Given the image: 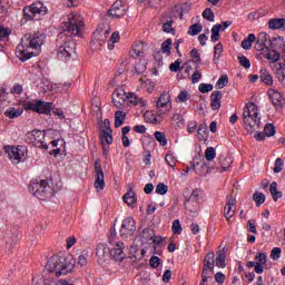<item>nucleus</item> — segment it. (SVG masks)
Here are the masks:
<instances>
[{
    "instance_id": "nucleus-14",
    "label": "nucleus",
    "mask_w": 285,
    "mask_h": 285,
    "mask_svg": "<svg viewBox=\"0 0 285 285\" xmlns=\"http://www.w3.org/2000/svg\"><path fill=\"white\" fill-rule=\"evenodd\" d=\"M281 60L282 62L274 66V75H276L279 83L285 86V46L282 48Z\"/></svg>"
},
{
    "instance_id": "nucleus-41",
    "label": "nucleus",
    "mask_w": 285,
    "mask_h": 285,
    "mask_svg": "<svg viewBox=\"0 0 285 285\" xmlns=\"http://www.w3.org/2000/svg\"><path fill=\"white\" fill-rule=\"evenodd\" d=\"M140 237L144 242H150L151 239H155V232L150 228H145Z\"/></svg>"
},
{
    "instance_id": "nucleus-39",
    "label": "nucleus",
    "mask_w": 285,
    "mask_h": 285,
    "mask_svg": "<svg viewBox=\"0 0 285 285\" xmlns=\"http://www.w3.org/2000/svg\"><path fill=\"white\" fill-rule=\"evenodd\" d=\"M119 39H121L119 31L114 32L109 38L108 50H115V43H119Z\"/></svg>"
},
{
    "instance_id": "nucleus-19",
    "label": "nucleus",
    "mask_w": 285,
    "mask_h": 285,
    "mask_svg": "<svg viewBox=\"0 0 285 285\" xmlns=\"http://www.w3.org/2000/svg\"><path fill=\"white\" fill-rule=\"evenodd\" d=\"M210 101L212 110H219L222 108V91H213Z\"/></svg>"
},
{
    "instance_id": "nucleus-48",
    "label": "nucleus",
    "mask_w": 285,
    "mask_h": 285,
    "mask_svg": "<svg viewBox=\"0 0 285 285\" xmlns=\"http://www.w3.org/2000/svg\"><path fill=\"white\" fill-rule=\"evenodd\" d=\"M165 161L170 168H175V166H177V157H175L173 154H167L165 156Z\"/></svg>"
},
{
    "instance_id": "nucleus-23",
    "label": "nucleus",
    "mask_w": 285,
    "mask_h": 285,
    "mask_svg": "<svg viewBox=\"0 0 285 285\" xmlns=\"http://www.w3.org/2000/svg\"><path fill=\"white\" fill-rule=\"evenodd\" d=\"M285 27V19L284 18H272L268 21L269 30H282Z\"/></svg>"
},
{
    "instance_id": "nucleus-15",
    "label": "nucleus",
    "mask_w": 285,
    "mask_h": 285,
    "mask_svg": "<svg viewBox=\"0 0 285 285\" xmlns=\"http://www.w3.org/2000/svg\"><path fill=\"white\" fill-rule=\"evenodd\" d=\"M267 95L276 110H282V108H284L285 98L282 92L275 89H268Z\"/></svg>"
},
{
    "instance_id": "nucleus-31",
    "label": "nucleus",
    "mask_w": 285,
    "mask_h": 285,
    "mask_svg": "<svg viewBox=\"0 0 285 285\" xmlns=\"http://www.w3.org/2000/svg\"><path fill=\"white\" fill-rule=\"evenodd\" d=\"M212 266H215V253L209 252L205 255V258L203 261V267L210 268Z\"/></svg>"
},
{
    "instance_id": "nucleus-50",
    "label": "nucleus",
    "mask_w": 285,
    "mask_h": 285,
    "mask_svg": "<svg viewBox=\"0 0 285 285\" xmlns=\"http://www.w3.org/2000/svg\"><path fill=\"white\" fill-rule=\"evenodd\" d=\"M170 72H179V70H184L181 68V59H177L175 62L169 65Z\"/></svg>"
},
{
    "instance_id": "nucleus-30",
    "label": "nucleus",
    "mask_w": 285,
    "mask_h": 285,
    "mask_svg": "<svg viewBox=\"0 0 285 285\" xmlns=\"http://www.w3.org/2000/svg\"><path fill=\"white\" fill-rule=\"evenodd\" d=\"M261 81H263V83H265V86H273V76H271V73L268 72V70L266 69H261Z\"/></svg>"
},
{
    "instance_id": "nucleus-3",
    "label": "nucleus",
    "mask_w": 285,
    "mask_h": 285,
    "mask_svg": "<svg viewBox=\"0 0 285 285\" xmlns=\"http://www.w3.org/2000/svg\"><path fill=\"white\" fill-rule=\"evenodd\" d=\"M243 126L249 135H253V132H258V130L262 128L259 109L255 102L247 104L243 109Z\"/></svg>"
},
{
    "instance_id": "nucleus-33",
    "label": "nucleus",
    "mask_w": 285,
    "mask_h": 285,
    "mask_svg": "<svg viewBox=\"0 0 285 285\" xmlns=\"http://www.w3.org/2000/svg\"><path fill=\"white\" fill-rule=\"evenodd\" d=\"M269 193L273 196L274 202H277V199H282V191L277 190V183L273 181L269 185Z\"/></svg>"
},
{
    "instance_id": "nucleus-64",
    "label": "nucleus",
    "mask_w": 285,
    "mask_h": 285,
    "mask_svg": "<svg viewBox=\"0 0 285 285\" xmlns=\"http://www.w3.org/2000/svg\"><path fill=\"white\" fill-rule=\"evenodd\" d=\"M227 85H228V76H227V75H223V76L218 79V81H217V83H216L217 88H224V87H226Z\"/></svg>"
},
{
    "instance_id": "nucleus-40",
    "label": "nucleus",
    "mask_w": 285,
    "mask_h": 285,
    "mask_svg": "<svg viewBox=\"0 0 285 285\" xmlns=\"http://www.w3.org/2000/svg\"><path fill=\"white\" fill-rule=\"evenodd\" d=\"M222 30V24L217 23L212 28V42L217 43L219 41V31Z\"/></svg>"
},
{
    "instance_id": "nucleus-54",
    "label": "nucleus",
    "mask_w": 285,
    "mask_h": 285,
    "mask_svg": "<svg viewBox=\"0 0 285 285\" xmlns=\"http://www.w3.org/2000/svg\"><path fill=\"white\" fill-rule=\"evenodd\" d=\"M214 86L212 83H200L198 86V90L199 92H202L203 95H206L207 92H212Z\"/></svg>"
},
{
    "instance_id": "nucleus-7",
    "label": "nucleus",
    "mask_w": 285,
    "mask_h": 285,
    "mask_svg": "<svg viewBox=\"0 0 285 285\" xmlns=\"http://www.w3.org/2000/svg\"><path fill=\"white\" fill-rule=\"evenodd\" d=\"M24 141L27 144H33L37 148L42 150H48V144H46V131L33 129L28 131L24 136Z\"/></svg>"
},
{
    "instance_id": "nucleus-38",
    "label": "nucleus",
    "mask_w": 285,
    "mask_h": 285,
    "mask_svg": "<svg viewBox=\"0 0 285 285\" xmlns=\"http://www.w3.org/2000/svg\"><path fill=\"white\" fill-rule=\"evenodd\" d=\"M108 253H110V248H107L105 244H99L96 248V255L97 257H99L100 259L102 257H106V255H108Z\"/></svg>"
},
{
    "instance_id": "nucleus-43",
    "label": "nucleus",
    "mask_w": 285,
    "mask_h": 285,
    "mask_svg": "<svg viewBox=\"0 0 285 285\" xmlns=\"http://www.w3.org/2000/svg\"><path fill=\"white\" fill-rule=\"evenodd\" d=\"M154 137H155L156 141H158V144H160V146H166L168 144V139H166V134H164L161 131H155Z\"/></svg>"
},
{
    "instance_id": "nucleus-5",
    "label": "nucleus",
    "mask_w": 285,
    "mask_h": 285,
    "mask_svg": "<svg viewBox=\"0 0 285 285\" xmlns=\"http://www.w3.org/2000/svg\"><path fill=\"white\" fill-rule=\"evenodd\" d=\"M22 12L24 22L35 21V19H41V17L48 14V7L41 1H36L30 6L24 7Z\"/></svg>"
},
{
    "instance_id": "nucleus-34",
    "label": "nucleus",
    "mask_w": 285,
    "mask_h": 285,
    "mask_svg": "<svg viewBox=\"0 0 285 285\" xmlns=\"http://www.w3.org/2000/svg\"><path fill=\"white\" fill-rule=\"evenodd\" d=\"M110 35V30L109 29H98L94 32V39H99V37H101V41L106 42V40L108 39V36Z\"/></svg>"
},
{
    "instance_id": "nucleus-28",
    "label": "nucleus",
    "mask_w": 285,
    "mask_h": 285,
    "mask_svg": "<svg viewBox=\"0 0 285 285\" xmlns=\"http://www.w3.org/2000/svg\"><path fill=\"white\" fill-rule=\"evenodd\" d=\"M124 121H126V112L118 110L115 112V128H121L124 126Z\"/></svg>"
},
{
    "instance_id": "nucleus-27",
    "label": "nucleus",
    "mask_w": 285,
    "mask_h": 285,
    "mask_svg": "<svg viewBox=\"0 0 285 285\" xmlns=\"http://www.w3.org/2000/svg\"><path fill=\"white\" fill-rule=\"evenodd\" d=\"M130 57L132 59H139V57H144V45L137 43L134 46L132 50L129 51Z\"/></svg>"
},
{
    "instance_id": "nucleus-22",
    "label": "nucleus",
    "mask_w": 285,
    "mask_h": 285,
    "mask_svg": "<svg viewBox=\"0 0 285 285\" xmlns=\"http://www.w3.org/2000/svg\"><path fill=\"white\" fill-rule=\"evenodd\" d=\"M125 204H127V206H132L135 207L137 205V194L135 193V190L129 189L122 197Z\"/></svg>"
},
{
    "instance_id": "nucleus-49",
    "label": "nucleus",
    "mask_w": 285,
    "mask_h": 285,
    "mask_svg": "<svg viewBox=\"0 0 285 285\" xmlns=\"http://www.w3.org/2000/svg\"><path fill=\"white\" fill-rule=\"evenodd\" d=\"M129 255L131 257H135V259H141V257H144V249H141V254L139 256V249H137V246L132 245L130 248H129Z\"/></svg>"
},
{
    "instance_id": "nucleus-8",
    "label": "nucleus",
    "mask_w": 285,
    "mask_h": 285,
    "mask_svg": "<svg viewBox=\"0 0 285 285\" xmlns=\"http://www.w3.org/2000/svg\"><path fill=\"white\" fill-rule=\"evenodd\" d=\"M50 186H48V180H31L29 185V191L35 195L38 199H46L50 195Z\"/></svg>"
},
{
    "instance_id": "nucleus-1",
    "label": "nucleus",
    "mask_w": 285,
    "mask_h": 285,
    "mask_svg": "<svg viewBox=\"0 0 285 285\" xmlns=\"http://www.w3.org/2000/svg\"><path fill=\"white\" fill-rule=\"evenodd\" d=\"M81 28H83V17L80 14H71L68 21L62 26V31L57 37L58 52L57 57L59 61L65 63L72 59L77 43L72 41V37H81Z\"/></svg>"
},
{
    "instance_id": "nucleus-51",
    "label": "nucleus",
    "mask_w": 285,
    "mask_h": 285,
    "mask_svg": "<svg viewBox=\"0 0 285 285\" xmlns=\"http://www.w3.org/2000/svg\"><path fill=\"white\" fill-rule=\"evenodd\" d=\"M171 230L174 233V235H181V223L179 222V219H175L173 222V226H171Z\"/></svg>"
},
{
    "instance_id": "nucleus-17",
    "label": "nucleus",
    "mask_w": 285,
    "mask_h": 285,
    "mask_svg": "<svg viewBox=\"0 0 285 285\" xmlns=\"http://www.w3.org/2000/svg\"><path fill=\"white\" fill-rule=\"evenodd\" d=\"M51 111L52 102L36 100V112H38V115H50Z\"/></svg>"
},
{
    "instance_id": "nucleus-32",
    "label": "nucleus",
    "mask_w": 285,
    "mask_h": 285,
    "mask_svg": "<svg viewBox=\"0 0 285 285\" xmlns=\"http://www.w3.org/2000/svg\"><path fill=\"white\" fill-rule=\"evenodd\" d=\"M264 57L271 61V63H277V61L282 59V53L277 52V50H272L268 51Z\"/></svg>"
},
{
    "instance_id": "nucleus-52",
    "label": "nucleus",
    "mask_w": 285,
    "mask_h": 285,
    "mask_svg": "<svg viewBox=\"0 0 285 285\" xmlns=\"http://www.w3.org/2000/svg\"><path fill=\"white\" fill-rule=\"evenodd\" d=\"M212 277L213 276L210 275V272H208V267H203L200 285H205Z\"/></svg>"
},
{
    "instance_id": "nucleus-10",
    "label": "nucleus",
    "mask_w": 285,
    "mask_h": 285,
    "mask_svg": "<svg viewBox=\"0 0 285 285\" xmlns=\"http://www.w3.org/2000/svg\"><path fill=\"white\" fill-rule=\"evenodd\" d=\"M136 232H137V225L135 223V218L132 217L125 218L120 227L121 237H132V235H135Z\"/></svg>"
},
{
    "instance_id": "nucleus-62",
    "label": "nucleus",
    "mask_w": 285,
    "mask_h": 285,
    "mask_svg": "<svg viewBox=\"0 0 285 285\" xmlns=\"http://www.w3.org/2000/svg\"><path fill=\"white\" fill-rule=\"evenodd\" d=\"M9 37H10V29L0 27V41H8Z\"/></svg>"
},
{
    "instance_id": "nucleus-58",
    "label": "nucleus",
    "mask_w": 285,
    "mask_h": 285,
    "mask_svg": "<svg viewBox=\"0 0 285 285\" xmlns=\"http://www.w3.org/2000/svg\"><path fill=\"white\" fill-rule=\"evenodd\" d=\"M223 52H224V45H222V42H218L214 47V59H219V57H222Z\"/></svg>"
},
{
    "instance_id": "nucleus-63",
    "label": "nucleus",
    "mask_w": 285,
    "mask_h": 285,
    "mask_svg": "<svg viewBox=\"0 0 285 285\" xmlns=\"http://www.w3.org/2000/svg\"><path fill=\"white\" fill-rule=\"evenodd\" d=\"M284 170V160L282 158H277L274 165V173H282Z\"/></svg>"
},
{
    "instance_id": "nucleus-59",
    "label": "nucleus",
    "mask_w": 285,
    "mask_h": 285,
    "mask_svg": "<svg viewBox=\"0 0 285 285\" xmlns=\"http://www.w3.org/2000/svg\"><path fill=\"white\" fill-rule=\"evenodd\" d=\"M238 62L243 68H245V70L250 68V60L246 58V56H238Z\"/></svg>"
},
{
    "instance_id": "nucleus-21",
    "label": "nucleus",
    "mask_w": 285,
    "mask_h": 285,
    "mask_svg": "<svg viewBox=\"0 0 285 285\" xmlns=\"http://www.w3.org/2000/svg\"><path fill=\"white\" fill-rule=\"evenodd\" d=\"M157 108H173V105L170 104V94L163 92L156 102Z\"/></svg>"
},
{
    "instance_id": "nucleus-11",
    "label": "nucleus",
    "mask_w": 285,
    "mask_h": 285,
    "mask_svg": "<svg viewBox=\"0 0 285 285\" xmlns=\"http://www.w3.org/2000/svg\"><path fill=\"white\" fill-rule=\"evenodd\" d=\"M126 90L124 88H117L111 95V101L118 110H124L127 101Z\"/></svg>"
},
{
    "instance_id": "nucleus-18",
    "label": "nucleus",
    "mask_w": 285,
    "mask_h": 285,
    "mask_svg": "<svg viewBox=\"0 0 285 285\" xmlns=\"http://www.w3.org/2000/svg\"><path fill=\"white\" fill-rule=\"evenodd\" d=\"M6 151L8 153L9 159L13 164H20L21 163V157L23 154H21V149L19 147H7Z\"/></svg>"
},
{
    "instance_id": "nucleus-45",
    "label": "nucleus",
    "mask_w": 285,
    "mask_h": 285,
    "mask_svg": "<svg viewBox=\"0 0 285 285\" xmlns=\"http://www.w3.org/2000/svg\"><path fill=\"white\" fill-rule=\"evenodd\" d=\"M215 157H217V151H215V147H208L205 150V158L207 161H213V159H215Z\"/></svg>"
},
{
    "instance_id": "nucleus-37",
    "label": "nucleus",
    "mask_w": 285,
    "mask_h": 285,
    "mask_svg": "<svg viewBox=\"0 0 285 285\" xmlns=\"http://www.w3.org/2000/svg\"><path fill=\"white\" fill-rule=\"evenodd\" d=\"M202 30H204V26H202V23H194L189 27L188 35L190 37H197Z\"/></svg>"
},
{
    "instance_id": "nucleus-55",
    "label": "nucleus",
    "mask_w": 285,
    "mask_h": 285,
    "mask_svg": "<svg viewBox=\"0 0 285 285\" xmlns=\"http://www.w3.org/2000/svg\"><path fill=\"white\" fill-rule=\"evenodd\" d=\"M264 132L266 137H273L276 132L275 126L273 124L265 125Z\"/></svg>"
},
{
    "instance_id": "nucleus-6",
    "label": "nucleus",
    "mask_w": 285,
    "mask_h": 285,
    "mask_svg": "<svg viewBox=\"0 0 285 285\" xmlns=\"http://www.w3.org/2000/svg\"><path fill=\"white\" fill-rule=\"evenodd\" d=\"M184 197L186 198L185 210H187L188 215L191 217H196L199 213V200L204 197V190L196 188L189 196L184 194Z\"/></svg>"
},
{
    "instance_id": "nucleus-60",
    "label": "nucleus",
    "mask_w": 285,
    "mask_h": 285,
    "mask_svg": "<svg viewBox=\"0 0 285 285\" xmlns=\"http://www.w3.org/2000/svg\"><path fill=\"white\" fill-rule=\"evenodd\" d=\"M166 193H168V185H166L164 183H159L156 186V194L157 195H166Z\"/></svg>"
},
{
    "instance_id": "nucleus-12",
    "label": "nucleus",
    "mask_w": 285,
    "mask_h": 285,
    "mask_svg": "<svg viewBox=\"0 0 285 285\" xmlns=\"http://www.w3.org/2000/svg\"><path fill=\"white\" fill-rule=\"evenodd\" d=\"M95 173H96V180L94 186L97 190H104L106 188V180L104 176V169L101 168V163L96 160L94 164Z\"/></svg>"
},
{
    "instance_id": "nucleus-56",
    "label": "nucleus",
    "mask_w": 285,
    "mask_h": 285,
    "mask_svg": "<svg viewBox=\"0 0 285 285\" xmlns=\"http://www.w3.org/2000/svg\"><path fill=\"white\" fill-rule=\"evenodd\" d=\"M173 23H174V21L173 20H168L167 22H164L163 23V30L165 31V32H167L168 35H175V30H174V28H173Z\"/></svg>"
},
{
    "instance_id": "nucleus-57",
    "label": "nucleus",
    "mask_w": 285,
    "mask_h": 285,
    "mask_svg": "<svg viewBox=\"0 0 285 285\" xmlns=\"http://www.w3.org/2000/svg\"><path fill=\"white\" fill-rule=\"evenodd\" d=\"M135 70L137 75H144L146 72V61L140 60L138 63L135 66Z\"/></svg>"
},
{
    "instance_id": "nucleus-47",
    "label": "nucleus",
    "mask_w": 285,
    "mask_h": 285,
    "mask_svg": "<svg viewBox=\"0 0 285 285\" xmlns=\"http://www.w3.org/2000/svg\"><path fill=\"white\" fill-rule=\"evenodd\" d=\"M22 107L26 110H32V112H37V100H32V101L26 100L22 102Z\"/></svg>"
},
{
    "instance_id": "nucleus-29",
    "label": "nucleus",
    "mask_w": 285,
    "mask_h": 285,
    "mask_svg": "<svg viewBox=\"0 0 285 285\" xmlns=\"http://www.w3.org/2000/svg\"><path fill=\"white\" fill-rule=\"evenodd\" d=\"M171 50H173V39L168 38L161 43L160 51L163 52V55H167V57H170Z\"/></svg>"
},
{
    "instance_id": "nucleus-2",
    "label": "nucleus",
    "mask_w": 285,
    "mask_h": 285,
    "mask_svg": "<svg viewBox=\"0 0 285 285\" xmlns=\"http://www.w3.org/2000/svg\"><path fill=\"white\" fill-rule=\"evenodd\" d=\"M46 43V36L41 32L26 33L20 45L16 48V56L20 61H28L41 52V46Z\"/></svg>"
},
{
    "instance_id": "nucleus-16",
    "label": "nucleus",
    "mask_w": 285,
    "mask_h": 285,
    "mask_svg": "<svg viewBox=\"0 0 285 285\" xmlns=\"http://www.w3.org/2000/svg\"><path fill=\"white\" fill-rule=\"evenodd\" d=\"M109 255L115 262H124L126 259V252H124V243L117 242L114 247L109 249Z\"/></svg>"
},
{
    "instance_id": "nucleus-46",
    "label": "nucleus",
    "mask_w": 285,
    "mask_h": 285,
    "mask_svg": "<svg viewBox=\"0 0 285 285\" xmlns=\"http://www.w3.org/2000/svg\"><path fill=\"white\" fill-rule=\"evenodd\" d=\"M189 56L191 57L196 66H199V63H202V55L199 53V50L191 49V51L189 52Z\"/></svg>"
},
{
    "instance_id": "nucleus-24",
    "label": "nucleus",
    "mask_w": 285,
    "mask_h": 285,
    "mask_svg": "<svg viewBox=\"0 0 285 285\" xmlns=\"http://www.w3.org/2000/svg\"><path fill=\"white\" fill-rule=\"evenodd\" d=\"M21 115H23V109L21 108L17 109L14 107H11L4 111V116L8 117V119H19Z\"/></svg>"
},
{
    "instance_id": "nucleus-53",
    "label": "nucleus",
    "mask_w": 285,
    "mask_h": 285,
    "mask_svg": "<svg viewBox=\"0 0 285 285\" xmlns=\"http://www.w3.org/2000/svg\"><path fill=\"white\" fill-rule=\"evenodd\" d=\"M203 18H205L207 21H215V12H213V9L206 8L203 11Z\"/></svg>"
},
{
    "instance_id": "nucleus-13",
    "label": "nucleus",
    "mask_w": 285,
    "mask_h": 285,
    "mask_svg": "<svg viewBox=\"0 0 285 285\" xmlns=\"http://www.w3.org/2000/svg\"><path fill=\"white\" fill-rule=\"evenodd\" d=\"M236 210H237V199L228 195L226 197V204L223 212L224 217L227 218V220L233 219V217H235Z\"/></svg>"
},
{
    "instance_id": "nucleus-42",
    "label": "nucleus",
    "mask_w": 285,
    "mask_h": 285,
    "mask_svg": "<svg viewBox=\"0 0 285 285\" xmlns=\"http://www.w3.org/2000/svg\"><path fill=\"white\" fill-rule=\"evenodd\" d=\"M218 160L220 164V168L223 169V173H226V170L230 168V164H233V160H230V158H226L224 156H219Z\"/></svg>"
},
{
    "instance_id": "nucleus-44",
    "label": "nucleus",
    "mask_w": 285,
    "mask_h": 285,
    "mask_svg": "<svg viewBox=\"0 0 285 285\" xmlns=\"http://www.w3.org/2000/svg\"><path fill=\"white\" fill-rule=\"evenodd\" d=\"M254 202H256V206L259 207L264 202H266V195L264 193L256 191L253 195Z\"/></svg>"
},
{
    "instance_id": "nucleus-4",
    "label": "nucleus",
    "mask_w": 285,
    "mask_h": 285,
    "mask_svg": "<svg viewBox=\"0 0 285 285\" xmlns=\"http://www.w3.org/2000/svg\"><path fill=\"white\" fill-rule=\"evenodd\" d=\"M49 273H56V277H61V275H68L75 271V263L66 259L65 257L51 256L46 266Z\"/></svg>"
},
{
    "instance_id": "nucleus-9",
    "label": "nucleus",
    "mask_w": 285,
    "mask_h": 285,
    "mask_svg": "<svg viewBox=\"0 0 285 285\" xmlns=\"http://www.w3.org/2000/svg\"><path fill=\"white\" fill-rule=\"evenodd\" d=\"M126 12H128V4L121 0L114 2L107 11L108 16L112 17V19H121V17L126 16Z\"/></svg>"
},
{
    "instance_id": "nucleus-35",
    "label": "nucleus",
    "mask_w": 285,
    "mask_h": 285,
    "mask_svg": "<svg viewBox=\"0 0 285 285\" xmlns=\"http://www.w3.org/2000/svg\"><path fill=\"white\" fill-rule=\"evenodd\" d=\"M100 141L110 146L114 141L112 131H100Z\"/></svg>"
},
{
    "instance_id": "nucleus-36",
    "label": "nucleus",
    "mask_w": 285,
    "mask_h": 285,
    "mask_svg": "<svg viewBox=\"0 0 285 285\" xmlns=\"http://www.w3.org/2000/svg\"><path fill=\"white\" fill-rule=\"evenodd\" d=\"M199 141H204L208 137V126L206 124H200L197 130Z\"/></svg>"
},
{
    "instance_id": "nucleus-25",
    "label": "nucleus",
    "mask_w": 285,
    "mask_h": 285,
    "mask_svg": "<svg viewBox=\"0 0 285 285\" xmlns=\"http://www.w3.org/2000/svg\"><path fill=\"white\" fill-rule=\"evenodd\" d=\"M214 264L218 268H226V250L222 249L217 252V257L214 259Z\"/></svg>"
},
{
    "instance_id": "nucleus-20",
    "label": "nucleus",
    "mask_w": 285,
    "mask_h": 285,
    "mask_svg": "<svg viewBox=\"0 0 285 285\" xmlns=\"http://www.w3.org/2000/svg\"><path fill=\"white\" fill-rule=\"evenodd\" d=\"M266 41H268V33L261 32L254 46L255 50H257V52H262V50H266Z\"/></svg>"
},
{
    "instance_id": "nucleus-26",
    "label": "nucleus",
    "mask_w": 285,
    "mask_h": 285,
    "mask_svg": "<svg viewBox=\"0 0 285 285\" xmlns=\"http://www.w3.org/2000/svg\"><path fill=\"white\" fill-rule=\"evenodd\" d=\"M255 41H257V37L255 36V33H249L247 36V38H245L243 41H242V48L244 50H250V48H253V43H255Z\"/></svg>"
},
{
    "instance_id": "nucleus-61",
    "label": "nucleus",
    "mask_w": 285,
    "mask_h": 285,
    "mask_svg": "<svg viewBox=\"0 0 285 285\" xmlns=\"http://www.w3.org/2000/svg\"><path fill=\"white\" fill-rule=\"evenodd\" d=\"M127 101L131 106H137V104H139V98L137 97V95H135V92H129L127 94Z\"/></svg>"
}]
</instances>
